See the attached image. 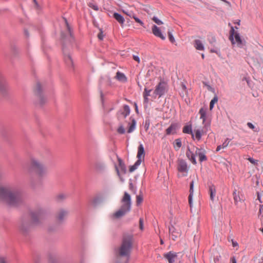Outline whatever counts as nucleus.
I'll return each mask as SVG.
<instances>
[{
    "instance_id": "nucleus-30",
    "label": "nucleus",
    "mask_w": 263,
    "mask_h": 263,
    "mask_svg": "<svg viewBox=\"0 0 263 263\" xmlns=\"http://www.w3.org/2000/svg\"><path fill=\"white\" fill-rule=\"evenodd\" d=\"M199 113L200 115V119L202 120V123H204V122L205 121V119H206V109H204L203 108H201L199 110Z\"/></svg>"
},
{
    "instance_id": "nucleus-52",
    "label": "nucleus",
    "mask_w": 263,
    "mask_h": 263,
    "mask_svg": "<svg viewBox=\"0 0 263 263\" xmlns=\"http://www.w3.org/2000/svg\"><path fill=\"white\" fill-rule=\"evenodd\" d=\"M231 261L232 262V263H237L236 260L234 257H233L231 258Z\"/></svg>"
},
{
    "instance_id": "nucleus-40",
    "label": "nucleus",
    "mask_w": 263,
    "mask_h": 263,
    "mask_svg": "<svg viewBox=\"0 0 263 263\" xmlns=\"http://www.w3.org/2000/svg\"><path fill=\"white\" fill-rule=\"evenodd\" d=\"M0 263H9V260L6 257L0 256Z\"/></svg>"
},
{
    "instance_id": "nucleus-46",
    "label": "nucleus",
    "mask_w": 263,
    "mask_h": 263,
    "mask_svg": "<svg viewBox=\"0 0 263 263\" xmlns=\"http://www.w3.org/2000/svg\"><path fill=\"white\" fill-rule=\"evenodd\" d=\"M210 51L211 52L216 53V54H218L219 52V50L218 48H216L214 49H211L210 50Z\"/></svg>"
},
{
    "instance_id": "nucleus-19",
    "label": "nucleus",
    "mask_w": 263,
    "mask_h": 263,
    "mask_svg": "<svg viewBox=\"0 0 263 263\" xmlns=\"http://www.w3.org/2000/svg\"><path fill=\"white\" fill-rule=\"evenodd\" d=\"M209 193L210 196V199L213 203L216 194V187L214 185H211L209 186Z\"/></svg>"
},
{
    "instance_id": "nucleus-29",
    "label": "nucleus",
    "mask_w": 263,
    "mask_h": 263,
    "mask_svg": "<svg viewBox=\"0 0 263 263\" xmlns=\"http://www.w3.org/2000/svg\"><path fill=\"white\" fill-rule=\"evenodd\" d=\"M182 146V142L180 139H177L174 142V147L176 151H178Z\"/></svg>"
},
{
    "instance_id": "nucleus-47",
    "label": "nucleus",
    "mask_w": 263,
    "mask_h": 263,
    "mask_svg": "<svg viewBox=\"0 0 263 263\" xmlns=\"http://www.w3.org/2000/svg\"><path fill=\"white\" fill-rule=\"evenodd\" d=\"M247 125L250 128L252 129H254L255 128V126H254V125L250 122H248L247 123Z\"/></svg>"
},
{
    "instance_id": "nucleus-13",
    "label": "nucleus",
    "mask_w": 263,
    "mask_h": 263,
    "mask_svg": "<svg viewBox=\"0 0 263 263\" xmlns=\"http://www.w3.org/2000/svg\"><path fill=\"white\" fill-rule=\"evenodd\" d=\"M67 215H68L67 211H66L65 210L61 209V210H60L57 212V213L56 214L55 217H56V219L57 220H58L59 221H62L66 217Z\"/></svg>"
},
{
    "instance_id": "nucleus-48",
    "label": "nucleus",
    "mask_w": 263,
    "mask_h": 263,
    "mask_svg": "<svg viewBox=\"0 0 263 263\" xmlns=\"http://www.w3.org/2000/svg\"><path fill=\"white\" fill-rule=\"evenodd\" d=\"M248 159L252 164H255L256 163V161L252 158H249Z\"/></svg>"
},
{
    "instance_id": "nucleus-54",
    "label": "nucleus",
    "mask_w": 263,
    "mask_h": 263,
    "mask_svg": "<svg viewBox=\"0 0 263 263\" xmlns=\"http://www.w3.org/2000/svg\"><path fill=\"white\" fill-rule=\"evenodd\" d=\"M222 148V145H218L216 148V152L219 151Z\"/></svg>"
},
{
    "instance_id": "nucleus-45",
    "label": "nucleus",
    "mask_w": 263,
    "mask_h": 263,
    "mask_svg": "<svg viewBox=\"0 0 263 263\" xmlns=\"http://www.w3.org/2000/svg\"><path fill=\"white\" fill-rule=\"evenodd\" d=\"M139 228L141 231L144 229L143 220L142 218H140L139 220Z\"/></svg>"
},
{
    "instance_id": "nucleus-2",
    "label": "nucleus",
    "mask_w": 263,
    "mask_h": 263,
    "mask_svg": "<svg viewBox=\"0 0 263 263\" xmlns=\"http://www.w3.org/2000/svg\"><path fill=\"white\" fill-rule=\"evenodd\" d=\"M132 245V236L129 235L123 237L120 246L116 251V263H128Z\"/></svg>"
},
{
    "instance_id": "nucleus-21",
    "label": "nucleus",
    "mask_w": 263,
    "mask_h": 263,
    "mask_svg": "<svg viewBox=\"0 0 263 263\" xmlns=\"http://www.w3.org/2000/svg\"><path fill=\"white\" fill-rule=\"evenodd\" d=\"M194 47L198 50L203 51L204 50L203 44L199 40H195L194 41Z\"/></svg>"
},
{
    "instance_id": "nucleus-35",
    "label": "nucleus",
    "mask_w": 263,
    "mask_h": 263,
    "mask_svg": "<svg viewBox=\"0 0 263 263\" xmlns=\"http://www.w3.org/2000/svg\"><path fill=\"white\" fill-rule=\"evenodd\" d=\"M104 168V165L101 162H97L95 164V168L98 171H101Z\"/></svg>"
},
{
    "instance_id": "nucleus-23",
    "label": "nucleus",
    "mask_w": 263,
    "mask_h": 263,
    "mask_svg": "<svg viewBox=\"0 0 263 263\" xmlns=\"http://www.w3.org/2000/svg\"><path fill=\"white\" fill-rule=\"evenodd\" d=\"M116 79L118 81L122 82H125L127 81V78L125 74L122 72L118 71L115 77Z\"/></svg>"
},
{
    "instance_id": "nucleus-4",
    "label": "nucleus",
    "mask_w": 263,
    "mask_h": 263,
    "mask_svg": "<svg viewBox=\"0 0 263 263\" xmlns=\"http://www.w3.org/2000/svg\"><path fill=\"white\" fill-rule=\"evenodd\" d=\"M29 171L33 172L36 177L41 179L47 174V168L44 164L35 158H31L29 163Z\"/></svg>"
},
{
    "instance_id": "nucleus-51",
    "label": "nucleus",
    "mask_w": 263,
    "mask_h": 263,
    "mask_svg": "<svg viewBox=\"0 0 263 263\" xmlns=\"http://www.w3.org/2000/svg\"><path fill=\"white\" fill-rule=\"evenodd\" d=\"M98 38H99L100 40H103V35L102 32H100V33H99L98 34Z\"/></svg>"
},
{
    "instance_id": "nucleus-12",
    "label": "nucleus",
    "mask_w": 263,
    "mask_h": 263,
    "mask_svg": "<svg viewBox=\"0 0 263 263\" xmlns=\"http://www.w3.org/2000/svg\"><path fill=\"white\" fill-rule=\"evenodd\" d=\"M194 149H195V156L196 155L199 157V159L200 162L206 160L207 158L205 156V152L203 149L197 147H194Z\"/></svg>"
},
{
    "instance_id": "nucleus-14",
    "label": "nucleus",
    "mask_w": 263,
    "mask_h": 263,
    "mask_svg": "<svg viewBox=\"0 0 263 263\" xmlns=\"http://www.w3.org/2000/svg\"><path fill=\"white\" fill-rule=\"evenodd\" d=\"M152 30L153 33L156 36L160 37L162 40H164L165 39V36L162 34L160 28L156 25H154L152 26Z\"/></svg>"
},
{
    "instance_id": "nucleus-8",
    "label": "nucleus",
    "mask_w": 263,
    "mask_h": 263,
    "mask_svg": "<svg viewBox=\"0 0 263 263\" xmlns=\"http://www.w3.org/2000/svg\"><path fill=\"white\" fill-rule=\"evenodd\" d=\"M178 171L181 174V176H186L187 174V166L186 163L183 160H180L178 161Z\"/></svg>"
},
{
    "instance_id": "nucleus-34",
    "label": "nucleus",
    "mask_w": 263,
    "mask_h": 263,
    "mask_svg": "<svg viewBox=\"0 0 263 263\" xmlns=\"http://www.w3.org/2000/svg\"><path fill=\"white\" fill-rule=\"evenodd\" d=\"M218 102V97L217 96H215L213 99L211 101L210 103V109L212 110L214 104Z\"/></svg>"
},
{
    "instance_id": "nucleus-41",
    "label": "nucleus",
    "mask_w": 263,
    "mask_h": 263,
    "mask_svg": "<svg viewBox=\"0 0 263 263\" xmlns=\"http://www.w3.org/2000/svg\"><path fill=\"white\" fill-rule=\"evenodd\" d=\"M118 133L123 134L125 132V130L122 125H121L117 129Z\"/></svg>"
},
{
    "instance_id": "nucleus-56",
    "label": "nucleus",
    "mask_w": 263,
    "mask_h": 263,
    "mask_svg": "<svg viewBox=\"0 0 263 263\" xmlns=\"http://www.w3.org/2000/svg\"><path fill=\"white\" fill-rule=\"evenodd\" d=\"M214 261L215 263H217L219 261V257L218 256H216V258H214Z\"/></svg>"
},
{
    "instance_id": "nucleus-58",
    "label": "nucleus",
    "mask_w": 263,
    "mask_h": 263,
    "mask_svg": "<svg viewBox=\"0 0 263 263\" xmlns=\"http://www.w3.org/2000/svg\"><path fill=\"white\" fill-rule=\"evenodd\" d=\"M257 199H258V200L260 202H261V201L260 200V197L259 194H258V195H257Z\"/></svg>"
},
{
    "instance_id": "nucleus-25",
    "label": "nucleus",
    "mask_w": 263,
    "mask_h": 263,
    "mask_svg": "<svg viewBox=\"0 0 263 263\" xmlns=\"http://www.w3.org/2000/svg\"><path fill=\"white\" fill-rule=\"evenodd\" d=\"M113 16H114V17L121 24H123L124 22H125V20L124 18V17L121 15H120V14L118 13H114V14H113Z\"/></svg>"
},
{
    "instance_id": "nucleus-27",
    "label": "nucleus",
    "mask_w": 263,
    "mask_h": 263,
    "mask_svg": "<svg viewBox=\"0 0 263 263\" xmlns=\"http://www.w3.org/2000/svg\"><path fill=\"white\" fill-rule=\"evenodd\" d=\"M194 134V137L198 140H200L201 139V138L202 137V135L203 134V130L200 129H195L194 130V132H193Z\"/></svg>"
},
{
    "instance_id": "nucleus-53",
    "label": "nucleus",
    "mask_w": 263,
    "mask_h": 263,
    "mask_svg": "<svg viewBox=\"0 0 263 263\" xmlns=\"http://www.w3.org/2000/svg\"><path fill=\"white\" fill-rule=\"evenodd\" d=\"M232 245H233V247H235L238 246V245L237 242L234 241L232 240Z\"/></svg>"
},
{
    "instance_id": "nucleus-1",
    "label": "nucleus",
    "mask_w": 263,
    "mask_h": 263,
    "mask_svg": "<svg viewBox=\"0 0 263 263\" xmlns=\"http://www.w3.org/2000/svg\"><path fill=\"white\" fill-rule=\"evenodd\" d=\"M0 200L10 206H16L22 202L20 191L9 185L0 186Z\"/></svg>"
},
{
    "instance_id": "nucleus-28",
    "label": "nucleus",
    "mask_w": 263,
    "mask_h": 263,
    "mask_svg": "<svg viewBox=\"0 0 263 263\" xmlns=\"http://www.w3.org/2000/svg\"><path fill=\"white\" fill-rule=\"evenodd\" d=\"M136 122L135 120L134 119H132V122L128 124L129 127H128V128L127 130V132L128 133H130L135 130V127H136Z\"/></svg>"
},
{
    "instance_id": "nucleus-37",
    "label": "nucleus",
    "mask_w": 263,
    "mask_h": 263,
    "mask_svg": "<svg viewBox=\"0 0 263 263\" xmlns=\"http://www.w3.org/2000/svg\"><path fill=\"white\" fill-rule=\"evenodd\" d=\"M167 33H168V39H169V40L170 41V42L172 43H174L175 42V40L174 36H173L172 31L171 30H168Z\"/></svg>"
},
{
    "instance_id": "nucleus-26",
    "label": "nucleus",
    "mask_w": 263,
    "mask_h": 263,
    "mask_svg": "<svg viewBox=\"0 0 263 263\" xmlns=\"http://www.w3.org/2000/svg\"><path fill=\"white\" fill-rule=\"evenodd\" d=\"M183 132L185 134H189L192 135L193 139H194V134L192 130L191 126L186 125L183 128Z\"/></svg>"
},
{
    "instance_id": "nucleus-3",
    "label": "nucleus",
    "mask_w": 263,
    "mask_h": 263,
    "mask_svg": "<svg viewBox=\"0 0 263 263\" xmlns=\"http://www.w3.org/2000/svg\"><path fill=\"white\" fill-rule=\"evenodd\" d=\"M121 207L111 215L112 219H119L125 215L130 211L132 201L131 197L128 193L127 192L124 193L121 199Z\"/></svg>"
},
{
    "instance_id": "nucleus-60",
    "label": "nucleus",
    "mask_w": 263,
    "mask_h": 263,
    "mask_svg": "<svg viewBox=\"0 0 263 263\" xmlns=\"http://www.w3.org/2000/svg\"><path fill=\"white\" fill-rule=\"evenodd\" d=\"M201 57H202V59H204V54H203V53H202V54H201Z\"/></svg>"
},
{
    "instance_id": "nucleus-61",
    "label": "nucleus",
    "mask_w": 263,
    "mask_h": 263,
    "mask_svg": "<svg viewBox=\"0 0 263 263\" xmlns=\"http://www.w3.org/2000/svg\"><path fill=\"white\" fill-rule=\"evenodd\" d=\"M67 29H68V30H69V33H70V31L69 27V26L68 25V24H67Z\"/></svg>"
},
{
    "instance_id": "nucleus-50",
    "label": "nucleus",
    "mask_w": 263,
    "mask_h": 263,
    "mask_svg": "<svg viewBox=\"0 0 263 263\" xmlns=\"http://www.w3.org/2000/svg\"><path fill=\"white\" fill-rule=\"evenodd\" d=\"M58 198L61 199H64L66 198V196L65 194H61L58 196Z\"/></svg>"
},
{
    "instance_id": "nucleus-24",
    "label": "nucleus",
    "mask_w": 263,
    "mask_h": 263,
    "mask_svg": "<svg viewBox=\"0 0 263 263\" xmlns=\"http://www.w3.org/2000/svg\"><path fill=\"white\" fill-rule=\"evenodd\" d=\"M233 195L235 204H237L238 202L241 201L239 192L237 191V190L235 189L233 191Z\"/></svg>"
},
{
    "instance_id": "nucleus-6",
    "label": "nucleus",
    "mask_w": 263,
    "mask_h": 263,
    "mask_svg": "<svg viewBox=\"0 0 263 263\" xmlns=\"http://www.w3.org/2000/svg\"><path fill=\"white\" fill-rule=\"evenodd\" d=\"M167 89V85L164 82H160L156 87V89L154 91L153 95L155 98L158 96L159 97H161L166 92Z\"/></svg>"
},
{
    "instance_id": "nucleus-62",
    "label": "nucleus",
    "mask_w": 263,
    "mask_h": 263,
    "mask_svg": "<svg viewBox=\"0 0 263 263\" xmlns=\"http://www.w3.org/2000/svg\"><path fill=\"white\" fill-rule=\"evenodd\" d=\"M32 1H33V2L34 3V4H35V5H37V2H36V0H32Z\"/></svg>"
},
{
    "instance_id": "nucleus-17",
    "label": "nucleus",
    "mask_w": 263,
    "mask_h": 263,
    "mask_svg": "<svg viewBox=\"0 0 263 263\" xmlns=\"http://www.w3.org/2000/svg\"><path fill=\"white\" fill-rule=\"evenodd\" d=\"M145 156V152L144 147L142 144H140L138 147V154H137V160H140V162H142V160L144 159Z\"/></svg>"
},
{
    "instance_id": "nucleus-7",
    "label": "nucleus",
    "mask_w": 263,
    "mask_h": 263,
    "mask_svg": "<svg viewBox=\"0 0 263 263\" xmlns=\"http://www.w3.org/2000/svg\"><path fill=\"white\" fill-rule=\"evenodd\" d=\"M130 109L127 105H124L123 108L118 111L117 113L118 119L120 120L124 119L130 114Z\"/></svg>"
},
{
    "instance_id": "nucleus-9",
    "label": "nucleus",
    "mask_w": 263,
    "mask_h": 263,
    "mask_svg": "<svg viewBox=\"0 0 263 263\" xmlns=\"http://www.w3.org/2000/svg\"><path fill=\"white\" fill-rule=\"evenodd\" d=\"M122 11L123 12V13H124L127 16H129L130 17L133 18L135 20V21L137 23L139 24L141 26H144L143 22L142 21H141L139 18L136 16L135 14L132 10L128 9H122Z\"/></svg>"
},
{
    "instance_id": "nucleus-22",
    "label": "nucleus",
    "mask_w": 263,
    "mask_h": 263,
    "mask_svg": "<svg viewBox=\"0 0 263 263\" xmlns=\"http://www.w3.org/2000/svg\"><path fill=\"white\" fill-rule=\"evenodd\" d=\"M193 187H194V181H192L190 183V195L189 196V202L191 208L192 206V197L193 195Z\"/></svg>"
},
{
    "instance_id": "nucleus-57",
    "label": "nucleus",
    "mask_w": 263,
    "mask_h": 263,
    "mask_svg": "<svg viewBox=\"0 0 263 263\" xmlns=\"http://www.w3.org/2000/svg\"><path fill=\"white\" fill-rule=\"evenodd\" d=\"M134 105H135V110H136V111L137 112H138V106H137V104L135 103V104H134Z\"/></svg>"
},
{
    "instance_id": "nucleus-5",
    "label": "nucleus",
    "mask_w": 263,
    "mask_h": 263,
    "mask_svg": "<svg viewBox=\"0 0 263 263\" xmlns=\"http://www.w3.org/2000/svg\"><path fill=\"white\" fill-rule=\"evenodd\" d=\"M229 39L233 45L236 44L238 47L242 48L245 45V41L241 39L238 32L235 31L233 27H231V28Z\"/></svg>"
},
{
    "instance_id": "nucleus-15",
    "label": "nucleus",
    "mask_w": 263,
    "mask_h": 263,
    "mask_svg": "<svg viewBox=\"0 0 263 263\" xmlns=\"http://www.w3.org/2000/svg\"><path fill=\"white\" fill-rule=\"evenodd\" d=\"M195 155L196 154L194 153V152L192 151L189 147H187V151L186 152V157L194 164H197L195 159Z\"/></svg>"
},
{
    "instance_id": "nucleus-18",
    "label": "nucleus",
    "mask_w": 263,
    "mask_h": 263,
    "mask_svg": "<svg viewBox=\"0 0 263 263\" xmlns=\"http://www.w3.org/2000/svg\"><path fill=\"white\" fill-rule=\"evenodd\" d=\"M8 84L6 80L0 76V92L4 93L8 89Z\"/></svg>"
},
{
    "instance_id": "nucleus-16",
    "label": "nucleus",
    "mask_w": 263,
    "mask_h": 263,
    "mask_svg": "<svg viewBox=\"0 0 263 263\" xmlns=\"http://www.w3.org/2000/svg\"><path fill=\"white\" fill-rule=\"evenodd\" d=\"M169 232L172 238L174 240H175L176 238L180 236V232L178 231L174 226L170 227Z\"/></svg>"
},
{
    "instance_id": "nucleus-38",
    "label": "nucleus",
    "mask_w": 263,
    "mask_h": 263,
    "mask_svg": "<svg viewBox=\"0 0 263 263\" xmlns=\"http://www.w3.org/2000/svg\"><path fill=\"white\" fill-rule=\"evenodd\" d=\"M143 201V196L141 195H137L136 197V203L137 205H139L142 203Z\"/></svg>"
},
{
    "instance_id": "nucleus-36",
    "label": "nucleus",
    "mask_w": 263,
    "mask_h": 263,
    "mask_svg": "<svg viewBox=\"0 0 263 263\" xmlns=\"http://www.w3.org/2000/svg\"><path fill=\"white\" fill-rule=\"evenodd\" d=\"M41 89V85L40 84L37 83L35 86V92L40 97V91Z\"/></svg>"
},
{
    "instance_id": "nucleus-55",
    "label": "nucleus",
    "mask_w": 263,
    "mask_h": 263,
    "mask_svg": "<svg viewBox=\"0 0 263 263\" xmlns=\"http://www.w3.org/2000/svg\"><path fill=\"white\" fill-rule=\"evenodd\" d=\"M143 97H144V102L147 103L148 102V97H147V96H143Z\"/></svg>"
},
{
    "instance_id": "nucleus-49",
    "label": "nucleus",
    "mask_w": 263,
    "mask_h": 263,
    "mask_svg": "<svg viewBox=\"0 0 263 263\" xmlns=\"http://www.w3.org/2000/svg\"><path fill=\"white\" fill-rule=\"evenodd\" d=\"M133 59L134 60L137 61L138 63H140V59L137 55H134Z\"/></svg>"
},
{
    "instance_id": "nucleus-11",
    "label": "nucleus",
    "mask_w": 263,
    "mask_h": 263,
    "mask_svg": "<svg viewBox=\"0 0 263 263\" xmlns=\"http://www.w3.org/2000/svg\"><path fill=\"white\" fill-rule=\"evenodd\" d=\"M164 257L169 263H175L177 258V254L172 251L164 254Z\"/></svg>"
},
{
    "instance_id": "nucleus-39",
    "label": "nucleus",
    "mask_w": 263,
    "mask_h": 263,
    "mask_svg": "<svg viewBox=\"0 0 263 263\" xmlns=\"http://www.w3.org/2000/svg\"><path fill=\"white\" fill-rule=\"evenodd\" d=\"M152 19L155 23L158 25L163 24V22L156 16H153Z\"/></svg>"
},
{
    "instance_id": "nucleus-10",
    "label": "nucleus",
    "mask_w": 263,
    "mask_h": 263,
    "mask_svg": "<svg viewBox=\"0 0 263 263\" xmlns=\"http://www.w3.org/2000/svg\"><path fill=\"white\" fill-rule=\"evenodd\" d=\"M31 224H37L43 218V214L41 212H33L31 213Z\"/></svg>"
},
{
    "instance_id": "nucleus-33",
    "label": "nucleus",
    "mask_w": 263,
    "mask_h": 263,
    "mask_svg": "<svg viewBox=\"0 0 263 263\" xmlns=\"http://www.w3.org/2000/svg\"><path fill=\"white\" fill-rule=\"evenodd\" d=\"M65 61L68 66H72V61L71 60V58L69 55H65Z\"/></svg>"
},
{
    "instance_id": "nucleus-44",
    "label": "nucleus",
    "mask_w": 263,
    "mask_h": 263,
    "mask_svg": "<svg viewBox=\"0 0 263 263\" xmlns=\"http://www.w3.org/2000/svg\"><path fill=\"white\" fill-rule=\"evenodd\" d=\"M88 6L91 8L92 9H93V10H96V11H97L99 10V8L98 7L97 5H95V4H93L92 3H89L88 4Z\"/></svg>"
},
{
    "instance_id": "nucleus-63",
    "label": "nucleus",
    "mask_w": 263,
    "mask_h": 263,
    "mask_svg": "<svg viewBox=\"0 0 263 263\" xmlns=\"http://www.w3.org/2000/svg\"><path fill=\"white\" fill-rule=\"evenodd\" d=\"M236 23L237 24H238V25H240V21H238V22H236Z\"/></svg>"
},
{
    "instance_id": "nucleus-31",
    "label": "nucleus",
    "mask_w": 263,
    "mask_h": 263,
    "mask_svg": "<svg viewBox=\"0 0 263 263\" xmlns=\"http://www.w3.org/2000/svg\"><path fill=\"white\" fill-rule=\"evenodd\" d=\"M141 162H140V160H137L136 163L134 164V165L130 166L129 167V171L130 172H134L135 170H136L138 167V166H139L140 164H141Z\"/></svg>"
},
{
    "instance_id": "nucleus-20",
    "label": "nucleus",
    "mask_w": 263,
    "mask_h": 263,
    "mask_svg": "<svg viewBox=\"0 0 263 263\" xmlns=\"http://www.w3.org/2000/svg\"><path fill=\"white\" fill-rule=\"evenodd\" d=\"M177 125L174 124H171L166 129V134L167 135L174 134L176 133Z\"/></svg>"
},
{
    "instance_id": "nucleus-59",
    "label": "nucleus",
    "mask_w": 263,
    "mask_h": 263,
    "mask_svg": "<svg viewBox=\"0 0 263 263\" xmlns=\"http://www.w3.org/2000/svg\"><path fill=\"white\" fill-rule=\"evenodd\" d=\"M261 209H262V205H260V208H259V212L261 213Z\"/></svg>"
},
{
    "instance_id": "nucleus-32",
    "label": "nucleus",
    "mask_w": 263,
    "mask_h": 263,
    "mask_svg": "<svg viewBox=\"0 0 263 263\" xmlns=\"http://www.w3.org/2000/svg\"><path fill=\"white\" fill-rule=\"evenodd\" d=\"M30 225V223H29L27 221H24L21 223L20 228L22 231H25L26 230V227H27Z\"/></svg>"
},
{
    "instance_id": "nucleus-42",
    "label": "nucleus",
    "mask_w": 263,
    "mask_h": 263,
    "mask_svg": "<svg viewBox=\"0 0 263 263\" xmlns=\"http://www.w3.org/2000/svg\"><path fill=\"white\" fill-rule=\"evenodd\" d=\"M231 140L227 138L224 142L222 144V148H226L230 142Z\"/></svg>"
},
{
    "instance_id": "nucleus-43",
    "label": "nucleus",
    "mask_w": 263,
    "mask_h": 263,
    "mask_svg": "<svg viewBox=\"0 0 263 263\" xmlns=\"http://www.w3.org/2000/svg\"><path fill=\"white\" fill-rule=\"evenodd\" d=\"M151 91H152L151 89L148 90L147 88H145L144 89V91L143 92V96H147V97L149 96L150 93L151 92Z\"/></svg>"
},
{
    "instance_id": "nucleus-64",
    "label": "nucleus",
    "mask_w": 263,
    "mask_h": 263,
    "mask_svg": "<svg viewBox=\"0 0 263 263\" xmlns=\"http://www.w3.org/2000/svg\"><path fill=\"white\" fill-rule=\"evenodd\" d=\"M260 231L263 233V228L259 229Z\"/></svg>"
}]
</instances>
